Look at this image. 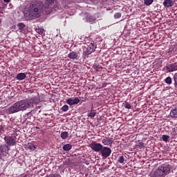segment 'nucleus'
<instances>
[{"instance_id":"obj_1","label":"nucleus","mask_w":177,"mask_h":177,"mask_svg":"<svg viewBox=\"0 0 177 177\" xmlns=\"http://www.w3.org/2000/svg\"><path fill=\"white\" fill-rule=\"evenodd\" d=\"M55 0H44V2H36L30 4L28 10V15L30 19H38L42 13V10L49 13L52 12V6Z\"/></svg>"},{"instance_id":"obj_2","label":"nucleus","mask_w":177,"mask_h":177,"mask_svg":"<svg viewBox=\"0 0 177 177\" xmlns=\"http://www.w3.org/2000/svg\"><path fill=\"white\" fill-rule=\"evenodd\" d=\"M41 102L39 97H33L26 100H22L15 102L8 109L9 114H15L19 111H26L27 109H33L34 104H38Z\"/></svg>"},{"instance_id":"obj_3","label":"nucleus","mask_w":177,"mask_h":177,"mask_svg":"<svg viewBox=\"0 0 177 177\" xmlns=\"http://www.w3.org/2000/svg\"><path fill=\"white\" fill-rule=\"evenodd\" d=\"M171 172V165L169 164H163L159 166L151 174V177H166Z\"/></svg>"},{"instance_id":"obj_4","label":"nucleus","mask_w":177,"mask_h":177,"mask_svg":"<svg viewBox=\"0 0 177 177\" xmlns=\"http://www.w3.org/2000/svg\"><path fill=\"white\" fill-rule=\"evenodd\" d=\"M96 50V46L93 43H90L87 46H84L83 49V53L88 56L91 53H93Z\"/></svg>"},{"instance_id":"obj_5","label":"nucleus","mask_w":177,"mask_h":177,"mask_svg":"<svg viewBox=\"0 0 177 177\" xmlns=\"http://www.w3.org/2000/svg\"><path fill=\"white\" fill-rule=\"evenodd\" d=\"M4 140L8 146H16L17 145V140L15 136H6L4 138Z\"/></svg>"},{"instance_id":"obj_6","label":"nucleus","mask_w":177,"mask_h":177,"mask_svg":"<svg viewBox=\"0 0 177 177\" xmlns=\"http://www.w3.org/2000/svg\"><path fill=\"white\" fill-rule=\"evenodd\" d=\"M10 148L7 145H0V160H2L3 157H6L9 154Z\"/></svg>"},{"instance_id":"obj_7","label":"nucleus","mask_w":177,"mask_h":177,"mask_svg":"<svg viewBox=\"0 0 177 177\" xmlns=\"http://www.w3.org/2000/svg\"><path fill=\"white\" fill-rule=\"evenodd\" d=\"M101 153L102 157H104V158H107V157H110V155L111 154V149L109 148L108 147H103L100 151Z\"/></svg>"},{"instance_id":"obj_8","label":"nucleus","mask_w":177,"mask_h":177,"mask_svg":"<svg viewBox=\"0 0 177 177\" xmlns=\"http://www.w3.org/2000/svg\"><path fill=\"white\" fill-rule=\"evenodd\" d=\"M89 147L92 149L94 151L99 152L103 147V145L100 143H97L96 142H93L89 145Z\"/></svg>"},{"instance_id":"obj_9","label":"nucleus","mask_w":177,"mask_h":177,"mask_svg":"<svg viewBox=\"0 0 177 177\" xmlns=\"http://www.w3.org/2000/svg\"><path fill=\"white\" fill-rule=\"evenodd\" d=\"M166 70L167 73H174V71H177V64L172 63L166 66Z\"/></svg>"},{"instance_id":"obj_10","label":"nucleus","mask_w":177,"mask_h":177,"mask_svg":"<svg viewBox=\"0 0 177 177\" xmlns=\"http://www.w3.org/2000/svg\"><path fill=\"white\" fill-rule=\"evenodd\" d=\"M114 142V140H113V138L106 137L102 140V145L104 146H111L113 145V142Z\"/></svg>"},{"instance_id":"obj_11","label":"nucleus","mask_w":177,"mask_h":177,"mask_svg":"<svg viewBox=\"0 0 177 177\" xmlns=\"http://www.w3.org/2000/svg\"><path fill=\"white\" fill-rule=\"evenodd\" d=\"M80 100L78 97H75V99L73 98H68L66 100L67 104H69V106H74L75 104H78L80 103Z\"/></svg>"},{"instance_id":"obj_12","label":"nucleus","mask_w":177,"mask_h":177,"mask_svg":"<svg viewBox=\"0 0 177 177\" xmlns=\"http://www.w3.org/2000/svg\"><path fill=\"white\" fill-rule=\"evenodd\" d=\"M174 3L172 0H165L163 1V6L165 8H171V6H174Z\"/></svg>"},{"instance_id":"obj_13","label":"nucleus","mask_w":177,"mask_h":177,"mask_svg":"<svg viewBox=\"0 0 177 177\" xmlns=\"http://www.w3.org/2000/svg\"><path fill=\"white\" fill-rule=\"evenodd\" d=\"M26 77L27 75H26V73H21L16 76V78L18 80V81H23V80H26Z\"/></svg>"},{"instance_id":"obj_14","label":"nucleus","mask_w":177,"mask_h":177,"mask_svg":"<svg viewBox=\"0 0 177 177\" xmlns=\"http://www.w3.org/2000/svg\"><path fill=\"white\" fill-rule=\"evenodd\" d=\"M170 116L172 118H177V107L173 108L170 111Z\"/></svg>"},{"instance_id":"obj_15","label":"nucleus","mask_w":177,"mask_h":177,"mask_svg":"<svg viewBox=\"0 0 177 177\" xmlns=\"http://www.w3.org/2000/svg\"><path fill=\"white\" fill-rule=\"evenodd\" d=\"M86 21L88 23H95L96 21V17L92 16V15H87L86 18Z\"/></svg>"},{"instance_id":"obj_16","label":"nucleus","mask_w":177,"mask_h":177,"mask_svg":"<svg viewBox=\"0 0 177 177\" xmlns=\"http://www.w3.org/2000/svg\"><path fill=\"white\" fill-rule=\"evenodd\" d=\"M62 149L64 151H70L73 149V145L71 144H66L63 146Z\"/></svg>"},{"instance_id":"obj_17","label":"nucleus","mask_w":177,"mask_h":177,"mask_svg":"<svg viewBox=\"0 0 177 177\" xmlns=\"http://www.w3.org/2000/svg\"><path fill=\"white\" fill-rule=\"evenodd\" d=\"M68 57H69V59H77L78 57V53L73 51L68 54Z\"/></svg>"},{"instance_id":"obj_18","label":"nucleus","mask_w":177,"mask_h":177,"mask_svg":"<svg viewBox=\"0 0 177 177\" xmlns=\"http://www.w3.org/2000/svg\"><path fill=\"white\" fill-rule=\"evenodd\" d=\"M26 149H28V150H35L37 147H35L33 143H28L26 145Z\"/></svg>"},{"instance_id":"obj_19","label":"nucleus","mask_w":177,"mask_h":177,"mask_svg":"<svg viewBox=\"0 0 177 177\" xmlns=\"http://www.w3.org/2000/svg\"><path fill=\"white\" fill-rule=\"evenodd\" d=\"M61 138L62 139L66 140L67 138H68V132L64 131L61 133Z\"/></svg>"},{"instance_id":"obj_20","label":"nucleus","mask_w":177,"mask_h":177,"mask_svg":"<svg viewBox=\"0 0 177 177\" xmlns=\"http://www.w3.org/2000/svg\"><path fill=\"white\" fill-rule=\"evenodd\" d=\"M118 161L120 164H124L125 161H127V160H125V158L124 156H120Z\"/></svg>"},{"instance_id":"obj_21","label":"nucleus","mask_w":177,"mask_h":177,"mask_svg":"<svg viewBox=\"0 0 177 177\" xmlns=\"http://www.w3.org/2000/svg\"><path fill=\"white\" fill-rule=\"evenodd\" d=\"M136 147L138 149H143V147H145V143L138 141V144L136 145Z\"/></svg>"},{"instance_id":"obj_22","label":"nucleus","mask_w":177,"mask_h":177,"mask_svg":"<svg viewBox=\"0 0 177 177\" xmlns=\"http://www.w3.org/2000/svg\"><path fill=\"white\" fill-rule=\"evenodd\" d=\"M153 2V0H144L145 5H147V6H150Z\"/></svg>"},{"instance_id":"obj_23","label":"nucleus","mask_w":177,"mask_h":177,"mask_svg":"<svg viewBox=\"0 0 177 177\" xmlns=\"http://www.w3.org/2000/svg\"><path fill=\"white\" fill-rule=\"evenodd\" d=\"M166 84H168L169 85H171V84H172V78H171V77H166V79L165 80Z\"/></svg>"},{"instance_id":"obj_24","label":"nucleus","mask_w":177,"mask_h":177,"mask_svg":"<svg viewBox=\"0 0 177 177\" xmlns=\"http://www.w3.org/2000/svg\"><path fill=\"white\" fill-rule=\"evenodd\" d=\"M87 117H89L90 118H93L94 117H96V112H89L87 115Z\"/></svg>"},{"instance_id":"obj_25","label":"nucleus","mask_w":177,"mask_h":177,"mask_svg":"<svg viewBox=\"0 0 177 177\" xmlns=\"http://www.w3.org/2000/svg\"><path fill=\"white\" fill-rule=\"evenodd\" d=\"M17 27L19 30H23L24 28H26V25H24V23H19L17 24Z\"/></svg>"},{"instance_id":"obj_26","label":"nucleus","mask_w":177,"mask_h":177,"mask_svg":"<svg viewBox=\"0 0 177 177\" xmlns=\"http://www.w3.org/2000/svg\"><path fill=\"white\" fill-rule=\"evenodd\" d=\"M93 68H94V70H95V71H100L102 70V66H100V65H94Z\"/></svg>"},{"instance_id":"obj_27","label":"nucleus","mask_w":177,"mask_h":177,"mask_svg":"<svg viewBox=\"0 0 177 177\" xmlns=\"http://www.w3.org/2000/svg\"><path fill=\"white\" fill-rule=\"evenodd\" d=\"M35 31H36V32H38V34H39L40 35H41V34H44V29H42V28H36L35 29Z\"/></svg>"},{"instance_id":"obj_28","label":"nucleus","mask_w":177,"mask_h":177,"mask_svg":"<svg viewBox=\"0 0 177 177\" xmlns=\"http://www.w3.org/2000/svg\"><path fill=\"white\" fill-rule=\"evenodd\" d=\"M162 139L163 142H167L168 139H169V136L167 135H163L162 136Z\"/></svg>"},{"instance_id":"obj_29","label":"nucleus","mask_w":177,"mask_h":177,"mask_svg":"<svg viewBox=\"0 0 177 177\" xmlns=\"http://www.w3.org/2000/svg\"><path fill=\"white\" fill-rule=\"evenodd\" d=\"M174 85L176 88H177V73L174 74Z\"/></svg>"},{"instance_id":"obj_30","label":"nucleus","mask_w":177,"mask_h":177,"mask_svg":"<svg viewBox=\"0 0 177 177\" xmlns=\"http://www.w3.org/2000/svg\"><path fill=\"white\" fill-rule=\"evenodd\" d=\"M124 108L131 109H132V106H131V104H129L128 102L124 103Z\"/></svg>"},{"instance_id":"obj_31","label":"nucleus","mask_w":177,"mask_h":177,"mask_svg":"<svg viewBox=\"0 0 177 177\" xmlns=\"http://www.w3.org/2000/svg\"><path fill=\"white\" fill-rule=\"evenodd\" d=\"M62 111H68V105H64L62 107Z\"/></svg>"},{"instance_id":"obj_32","label":"nucleus","mask_w":177,"mask_h":177,"mask_svg":"<svg viewBox=\"0 0 177 177\" xmlns=\"http://www.w3.org/2000/svg\"><path fill=\"white\" fill-rule=\"evenodd\" d=\"M114 17L115 19H120V17H121V13L120 12H117L114 15Z\"/></svg>"},{"instance_id":"obj_33","label":"nucleus","mask_w":177,"mask_h":177,"mask_svg":"<svg viewBox=\"0 0 177 177\" xmlns=\"http://www.w3.org/2000/svg\"><path fill=\"white\" fill-rule=\"evenodd\" d=\"M49 177H62L60 174H51Z\"/></svg>"},{"instance_id":"obj_34","label":"nucleus","mask_w":177,"mask_h":177,"mask_svg":"<svg viewBox=\"0 0 177 177\" xmlns=\"http://www.w3.org/2000/svg\"><path fill=\"white\" fill-rule=\"evenodd\" d=\"M172 133L173 135H177L176 131L175 130V129H173Z\"/></svg>"},{"instance_id":"obj_35","label":"nucleus","mask_w":177,"mask_h":177,"mask_svg":"<svg viewBox=\"0 0 177 177\" xmlns=\"http://www.w3.org/2000/svg\"><path fill=\"white\" fill-rule=\"evenodd\" d=\"M11 0H3V2H6V3H9V2Z\"/></svg>"}]
</instances>
